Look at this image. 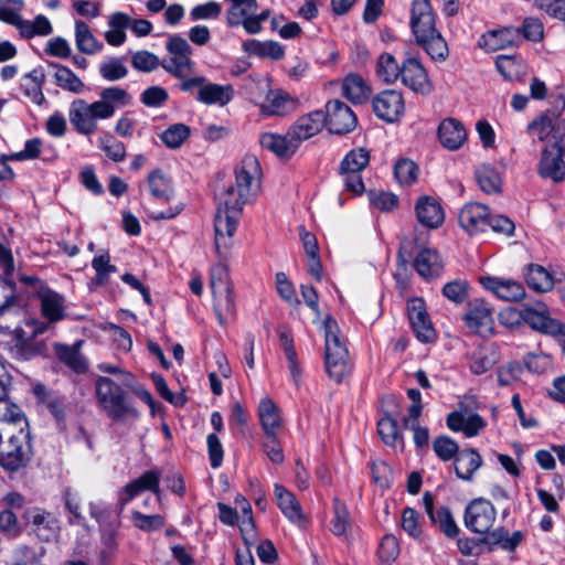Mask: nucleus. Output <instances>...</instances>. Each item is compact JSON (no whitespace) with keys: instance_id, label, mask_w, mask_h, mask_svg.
<instances>
[{"instance_id":"30","label":"nucleus","mask_w":565,"mask_h":565,"mask_svg":"<svg viewBox=\"0 0 565 565\" xmlns=\"http://www.w3.org/2000/svg\"><path fill=\"white\" fill-rule=\"evenodd\" d=\"M234 97V88L232 85H220L213 83H205L204 86L198 90L196 99L205 105H227Z\"/></svg>"},{"instance_id":"22","label":"nucleus","mask_w":565,"mask_h":565,"mask_svg":"<svg viewBox=\"0 0 565 565\" xmlns=\"http://www.w3.org/2000/svg\"><path fill=\"white\" fill-rule=\"evenodd\" d=\"M411 28L416 40L438 31L429 0H413Z\"/></svg>"},{"instance_id":"5","label":"nucleus","mask_w":565,"mask_h":565,"mask_svg":"<svg viewBox=\"0 0 565 565\" xmlns=\"http://www.w3.org/2000/svg\"><path fill=\"white\" fill-rule=\"evenodd\" d=\"M210 287L218 322L225 324L235 315V302L228 270L223 263L212 267Z\"/></svg>"},{"instance_id":"4","label":"nucleus","mask_w":565,"mask_h":565,"mask_svg":"<svg viewBox=\"0 0 565 565\" xmlns=\"http://www.w3.org/2000/svg\"><path fill=\"white\" fill-rule=\"evenodd\" d=\"M33 457L31 434L28 428L0 431V467L17 472L25 468Z\"/></svg>"},{"instance_id":"61","label":"nucleus","mask_w":565,"mask_h":565,"mask_svg":"<svg viewBox=\"0 0 565 565\" xmlns=\"http://www.w3.org/2000/svg\"><path fill=\"white\" fill-rule=\"evenodd\" d=\"M99 148L114 162H122L126 159V146L115 139L111 135H107L98 139Z\"/></svg>"},{"instance_id":"50","label":"nucleus","mask_w":565,"mask_h":565,"mask_svg":"<svg viewBox=\"0 0 565 565\" xmlns=\"http://www.w3.org/2000/svg\"><path fill=\"white\" fill-rule=\"evenodd\" d=\"M258 415L266 434L276 433L280 425V415L277 406L270 398H263L258 406Z\"/></svg>"},{"instance_id":"39","label":"nucleus","mask_w":565,"mask_h":565,"mask_svg":"<svg viewBox=\"0 0 565 565\" xmlns=\"http://www.w3.org/2000/svg\"><path fill=\"white\" fill-rule=\"evenodd\" d=\"M416 271L424 278L438 276L441 270V262L436 250L424 248L414 260Z\"/></svg>"},{"instance_id":"38","label":"nucleus","mask_w":565,"mask_h":565,"mask_svg":"<svg viewBox=\"0 0 565 565\" xmlns=\"http://www.w3.org/2000/svg\"><path fill=\"white\" fill-rule=\"evenodd\" d=\"M41 312L50 322L64 318V298L55 291L45 290L40 294Z\"/></svg>"},{"instance_id":"56","label":"nucleus","mask_w":565,"mask_h":565,"mask_svg":"<svg viewBox=\"0 0 565 565\" xmlns=\"http://www.w3.org/2000/svg\"><path fill=\"white\" fill-rule=\"evenodd\" d=\"M100 76L109 82H115L127 76L128 70L120 57H108L99 64Z\"/></svg>"},{"instance_id":"31","label":"nucleus","mask_w":565,"mask_h":565,"mask_svg":"<svg viewBox=\"0 0 565 565\" xmlns=\"http://www.w3.org/2000/svg\"><path fill=\"white\" fill-rule=\"evenodd\" d=\"M371 87L356 73L348 74L342 81V94L353 104H364L371 96Z\"/></svg>"},{"instance_id":"52","label":"nucleus","mask_w":565,"mask_h":565,"mask_svg":"<svg viewBox=\"0 0 565 565\" xmlns=\"http://www.w3.org/2000/svg\"><path fill=\"white\" fill-rule=\"evenodd\" d=\"M370 162V152L365 148L349 151L340 163L339 171L362 172Z\"/></svg>"},{"instance_id":"13","label":"nucleus","mask_w":565,"mask_h":565,"mask_svg":"<svg viewBox=\"0 0 565 565\" xmlns=\"http://www.w3.org/2000/svg\"><path fill=\"white\" fill-rule=\"evenodd\" d=\"M162 472L159 469H151L143 472L137 479L128 482L118 495V507L120 512L125 509L126 504L132 499L138 497L143 491H151L154 494H160V480Z\"/></svg>"},{"instance_id":"27","label":"nucleus","mask_w":565,"mask_h":565,"mask_svg":"<svg viewBox=\"0 0 565 565\" xmlns=\"http://www.w3.org/2000/svg\"><path fill=\"white\" fill-rule=\"evenodd\" d=\"M29 521L32 531L42 542H50L57 537L60 532L58 520L52 513L35 510L30 512Z\"/></svg>"},{"instance_id":"17","label":"nucleus","mask_w":565,"mask_h":565,"mask_svg":"<svg viewBox=\"0 0 565 565\" xmlns=\"http://www.w3.org/2000/svg\"><path fill=\"white\" fill-rule=\"evenodd\" d=\"M523 315V322L533 330L554 337L565 331V324L557 319L551 318L548 309L544 303L539 302L536 306L524 307Z\"/></svg>"},{"instance_id":"35","label":"nucleus","mask_w":565,"mask_h":565,"mask_svg":"<svg viewBox=\"0 0 565 565\" xmlns=\"http://www.w3.org/2000/svg\"><path fill=\"white\" fill-rule=\"evenodd\" d=\"M416 42L435 62H445L449 55L448 44L439 31L419 38Z\"/></svg>"},{"instance_id":"36","label":"nucleus","mask_w":565,"mask_h":565,"mask_svg":"<svg viewBox=\"0 0 565 565\" xmlns=\"http://www.w3.org/2000/svg\"><path fill=\"white\" fill-rule=\"evenodd\" d=\"M524 277L527 286L537 292H547L554 287L553 276L541 265H527Z\"/></svg>"},{"instance_id":"48","label":"nucleus","mask_w":565,"mask_h":565,"mask_svg":"<svg viewBox=\"0 0 565 565\" xmlns=\"http://www.w3.org/2000/svg\"><path fill=\"white\" fill-rule=\"evenodd\" d=\"M231 8L227 10L226 21L230 26L241 25L244 18L254 14L258 4L256 0H228Z\"/></svg>"},{"instance_id":"57","label":"nucleus","mask_w":565,"mask_h":565,"mask_svg":"<svg viewBox=\"0 0 565 565\" xmlns=\"http://www.w3.org/2000/svg\"><path fill=\"white\" fill-rule=\"evenodd\" d=\"M23 7V0H0V21L18 29L23 19L20 14Z\"/></svg>"},{"instance_id":"26","label":"nucleus","mask_w":565,"mask_h":565,"mask_svg":"<svg viewBox=\"0 0 565 565\" xmlns=\"http://www.w3.org/2000/svg\"><path fill=\"white\" fill-rule=\"evenodd\" d=\"M438 139L446 149L458 150L467 140V131L458 119L446 118L439 124Z\"/></svg>"},{"instance_id":"24","label":"nucleus","mask_w":565,"mask_h":565,"mask_svg":"<svg viewBox=\"0 0 565 565\" xmlns=\"http://www.w3.org/2000/svg\"><path fill=\"white\" fill-rule=\"evenodd\" d=\"M418 222L426 227L437 228L445 220L444 209L433 196H420L415 204Z\"/></svg>"},{"instance_id":"20","label":"nucleus","mask_w":565,"mask_h":565,"mask_svg":"<svg viewBox=\"0 0 565 565\" xmlns=\"http://www.w3.org/2000/svg\"><path fill=\"white\" fill-rule=\"evenodd\" d=\"M324 127V113L322 110L311 111L300 116L288 129L291 140L297 147L317 134Z\"/></svg>"},{"instance_id":"45","label":"nucleus","mask_w":565,"mask_h":565,"mask_svg":"<svg viewBox=\"0 0 565 565\" xmlns=\"http://www.w3.org/2000/svg\"><path fill=\"white\" fill-rule=\"evenodd\" d=\"M18 31L23 39L29 40L35 36L50 35L53 32V26L45 15L39 14L34 20L22 19Z\"/></svg>"},{"instance_id":"34","label":"nucleus","mask_w":565,"mask_h":565,"mask_svg":"<svg viewBox=\"0 0 565 565\" xmlns=\"http://www.w3.org/2000/svg\"><path fill=\"white\" fill-rule=\"evenodd\" d=\"M131 19L124 12H115L108 18L109 30L105 32V40L109 45L120 46L126 42V29L129 28Z\"/></svg>"},{"instance_id":"23","label":"nucleus","mask_w":565,"mask_h":565,"mask_svg":"<svg viewBox=\"0 0 565 565\" xmlns=\"http://www.w3.org/2000/svg\"><path fill=\"white\" fill-rule=\"evenodd\" d=\"M520 32L514 26H505L484 33L478 41V45L487 52L500 51L516 45Z\"/></svg>"},{"instance_id":"10","label":"nucleus","mask_w":565,"mask_h":565,"mask_svg":"<svg viewBox=\"0 0 565 565\" xmlns=\"http://www.w3.org/2000/svg\"><path fill=\"white\" fill-rule=\"evenodd\" d=\"M565 146L563 141H555L546 146L541 153L537 164V173L543 179H551L555 183H561L565 180V162H564Z\"/></svg>"},{"instance_id":"25","label":"nucleus","mask_w":565,"mask_h":565,"mask_svg":"<svg viewBox=\"0 0 565 565\" xmlns=\"http://www.w3.org/2000/svg\"><path fill=\"white\" fill-rule=\"evenodd\" d=\"M68 117L78 134L89 136L98 129L97 120L89 111L88 103L84 99H75L72 102Z\"/></svg>"},{"instance_id":"14","label":"nucleus","mask_w":565,"mask_h":565,"mask_svg":"<svg viewBox=\"0 0 565 565\" xmlns=\"http://www.w3.org/2000/svg\"><path fill=\"white\" fill-rule=\"evenodd\" d=\"M399 78L402 83L413 92L428 95L433 90V83L422 62L408 56L402 62Z\"/></svg>"},{"instance_id":"43","label":"nucleus","mask_w":565,"mask_h":565,"mask_svg":"<svg viewBox=\"0 0 565 565\" xmlns=\"http://www.w3.org/2000/svg\"><path fill=\"white\" fill-rule=\"evenodd\" d=\"M50 66L55 70L54 79L58 87L75 94L84 90V83L71 68L54 62H51Z\"/></svg>"},{"instance_id":"44","label":"nucleus","mask_w":565,"mask_h":565,"mask_svg":"<svg viewBox=\"0 0 565 565\" xmlns=\"http://www.w3.org/2000/svg\"><path fill=\"white\" fill-rule=\"evenodd\" d=\"M243 49L249 54L259 57H269L275 61L281 60L285 55L284 46L275 41L260 42L257 40H247L243 43Z\"/></svg>"},{"instance_id":"47","label":"nucleus","mask_w":565,"mask_h":565,"mask_svg":"<svg viewBox=\"0 0 565 565\" xmlns=\"http://www.w3.org/2000/svg\"><path fill=\"white\" fill-rule=\"evenodd\" d=\"M294 108V100L286 93L269 95L262 105V114L266 116H284Z\"/></svg>"},{"instance_id":"40","label":"nucleus","mask_w":565,"mask_h":565,"mask_svg":"<svg viewBox=\"0 0 565 565\" xmlns=\"http://www.w3.org/2000/svg\"><path fill=\"white\" fill-rule=\"evenodd\" d=\"M81 342L73 345L60 344L56 347V354L61 362L74 372L81 374L87 371L88 364L79 351Z\"/></svg>"},{"instance_id":"15","label":"nucleus","mask_w":565,"mask_h":565,"mask_svg":"<svg viewBox=\"0 0 565 565\" xmlns=\"http://www.w3.org/2000/svg\"><path fill=\"white\" fill-rule=\"evenodd\" d=\"M375 115L387 122L399 120L405 111V102L402 92L385 89L379 93L372 100Z\"/></svg>"},{"instance_id":"6","label":"nucleus","mask_w":565,"mask_h":565,"mask_svg":"<svg viewBox=\"0 0 565 565\" xmlns=\"http://www.w3.org/2000/svg\"><path fill=\"white\" fill-rule=\"evenodd\" d=\"M166 49L170 57L161 62V67L177 78H184L194 71V62L191 58L192 47L180 35H170Z\"/></svg>"},{"instance_id":"7","label":"nucleus","mask_w":565,"mask_h":565,"mask_svg":"<svg viewBox=\"0 0 565 565\" xmlns=\"http://www.w3.org/2000/svg\"><path fill=\"white\" fill-rule=\"evenodd\" d=\"M89 512L99 526L102 533L103 550L100 551V558L103 562L111 557L118 548L117 533L120 525L118 515L111 518V512L108 508L100 504L90 503Z\"/></svg>"},{"instance_id":"2","label":"nucleus","mask_w":565,"mask_h":565,"mask_svg":"<svg viewBox=\"0 0 565 565\" xmlns=\"http://www.w3.org/2000/svg\"><path fill=\"white\" fill-rule=\"evenodd\" d=\"M95 393L100 409L110 419L121 422L139 416L126 391L111 379L99 376L95 382Z\"/></svg>"},{"instance_id":"54","label":"nucleus","mask_w":565,"mask_h":565,"mask_svg":"<svg viewBox=\"0 0 565 565\" xmlns=\"http://www.w3.org/2000/svg\"><path fill=\"white\" fill-rule=\"evenodd\" d=\"M190 127L185 124H173L160 135L161 141L170 149H178L190 136Z\"/></svg>"},{"instance_id":"59","label":"nucleus","mask_w":565,"mask_h":565,"mask_svg":"<svg viewBox=\"0 0 565 565\" xmlns=\"http://www.w3.org/2000/svg\"><path fill=\"white\" fill-rule=\"evenodd\" d=\"M132 524L143 532H154L161 530L166 524V519L160 514H143L139 511L131 512Z\"/></svg>"},{"instance_id":"64","label":"nucleus","mask_w":565,"mask_h":565,"mask_svg":"<svg viewBox=\"0 0 565 565\" xmlns=\"http://www.w3.org/2000/svg\"><path fill=\"white\" fill-rule=\"evenodd\" d=\"M469 284L462 279L449 281L443 287V295L457 305H461L467 300Z\"/></svg>"},{"instance_id":"49","label":"nucleus","mask_w":565,"mask_h":565,"mask_svg":"<svg viewBox=\"0 0 565 565\" xmlns=\"http://www.w3.org/2000/svg\"><path fill=\"white\" fill-rule=\"evenodd\" d=\"M377 431L382 440L391 447L404 449L403 436L399 434L397 422L388 415L377 423Z\"/></svg>"},{"instance_id":"33","label":"nucleus","mask_w":565,"mask_h":565,"mask_svg":"<svg viewBox=\"0 0 565 565\" xmlns=\"http://www.w3.org/2000/svg\"><path fill=\"white\" fill-rule=\"evenodd\" d=\"M274 493L277 504L282 514L291 522L303 520V513L300 503L296 497L281 484H275Z\"/></svg>"},{"instance_id":"51","label":"nucleus","mask_w":565,"mask_h":565,"mask_svg":"<svg viewBox=\"0 0 565 565\" xmlns=\"http://www.w3.org/2000/svg\"><path fill=\"white\" fill-rule=\"evenodd\" d=\"M281 348L285 352L286 359L289 363V370L295 382H298L300 376V369L297 360V352L294 345L292 334L287 328H279L277 330Z\"/></svg>"},{"instance_id":"3","label":"nucleus","mask_w":565,"mask_h":565,"mask_svg":"<svg viewBox=\"0 0 565 565\" xmlns=\"http://www.w3.org/2000/svg\"><path fill=\"white\" fill-rule=\"evenodd\" d=\"M324 329V363L328 375L340 383L350 372V358L347 342L341 334L338 322L327 316Z\"/></svg>"},{"instance_id":"42","label":"nucleus","mask_w":565,"mask_h":565,"mask_svg":"<svg viewBox=\"0 0 565 565\" xmlns=\"http://www.w3.org/2000/svg\"><path fill=\"white\" fill-rule=\"evenodd\" d=\"M148 185L153 199L162 202H169L174 194L170 179L159 169L153 170L148 175Z\"/></svg>"},{"instance_id":"28","label":"nucleus","mask_w":565,"mask_h":565,"mask_svg":"<svg viewBox=\"0 0 565 565\" xmlns=\"http://www.w3.org/2000/svg\"><path fill=\"white\" fill-rule=\"evenodd\" d=\"M259 145L280 159L291 158L298 150L297 145L291 140L289 132L278 135L273 132H264L259 136Z\"/></svg>"},{"instance_id":"32","label":"nucleus","mask_w":565,"mask_h":565,"mask_svg":"<svg viewBox=\"0 0 565 565\" xmlns=\"http://www.w3.org/2000/svg\"><path fill=\"white\" fill-rule=\"evenodd\" d=\"M45 83V73L43 68L38 67L22 76L21 89L25 97L36 105H42L45 100L43 85Z\"/></svg>"},{"instance_id":"11","label":"nucleus","mask_w":565,"mask_h":565,"mask_svg":"<svg viewBox=\"0 0 565 565\" xmlns=\"http://www.w3.org/2000/svg\"><path fill=\"white\" fill-rule=\"evenodd\" d=\"M358 124L353 110L342 100H330L326 105L324 126L331 134L344 135L352 131Z\"/></svg>"},{"instance_id":"55","label":"nucleus","mask_w":565,"mask_h":565,"mask_svg":"<svg viewBox=\"0 0 565 565\" xmlns=\"http://www.w3.org/2000/svg\"><path fill=\"white\" fill-rule=\"evenodd\" d=\"M92 267L96 271V276L92 281L98 286L106 284L110 274L117 271V267L110 263V255L108 252H103L95 256L92 260Z\"/></svg>"},{"instance_id":"60","label":"nucleus","mask_w":565,"mask_h":565,"mask_svg":"<svg viewBox=\"0 0 565 565\" xmlns=\"http://www.w3.org/2000/svg\"><path fill=\"white\" fill-rule=\"evenodd\" d=\"M430 521L438 525L440 531L449 539H455L459 534V527L447 507L439 508Z\"/></svg>"},{"instance_id":"63","label":"nucleus","mask_w":565,"mask_h":565,"mask_svg":"<svg viewBox=\"0 0 565 565\" xmlns=\"http://www.w3.org/2000/svg\"><path fill=\"white\" fill-rule=\"evenodd\" d=\"M394 174L402 185H409L417 180L418 167L409 159H401L395 163Z\"/></svg>"},{"instance_id":"58","label":"nucleus","mask_w":565,"mask_h":565,"mask_svg":"<svg viewBox=\"0 0 565 565\" xmlns=\"http://www.w3.org/2000/svg\"><path fill=\"white\" fill-rule=\"evenodd\" d=\"M477 181L481 190L488 194L500 191L501 179L499 173L491 167L483 166L476 171Z\"/></svg>"},{"instance_id":"19","label":"nucleus","mask_w":565,"mask_h":565,"mask_svg":"<svg viewBox=\"0 0 565 565\" xmlns=\"http://www.w3.org/2000/svg\"><path fill=\"white\" fill-rule=\"evenodd\" d=\"M489 207L484 204L470 202L465 204L459 214L460 227L469 235L484 232L488 227Z\"/></svg>"},{"instance_id":"16","label":"nucleus","mask_w":565,"mask_h":565,"mask_svg":"<svg viewBox=\"0 0 565 565\" xmlns=\"http://www.w3.org/2000/svg\"><path fill=\"white\" fill-rule=\"evenodd\" d=\"M408 319L416 338L423 343L436 340V331L422 298H413L407 305Z\"/></svg>"},{"instance_id":"46","label":"nucleus","mask_w":565,"mask_h":565,"mask_svg":"<svg viewBox=\"0 0 565 565\" xmlns=\"http://www.w3.org/2000/svg\"><path fill=\"white\" fill-rule=\"evenodd\" d=\"M401 66L391 53L384 52L377 57L375 73L382 82L393 84L399 78Z\"/></svg>"},{"instance_id":"37","label":"nucleus","mask_w":565,"mask_h":565,"mask_svg":"<svg viewBox=\"0 0 565 565\" xmlns=\"http://www.w3.org/2000/svg\"><path fill=\"white\" fill-rule=\"evenodd\" d=\"M75 44L81 53L87 55H93L103 49V43L97 40L87 23L82 20L75 21Z\"/></svg>"},{"instance_id":"1","label":"nucleus","mask_w":565,"mask_h":565,"mask_svg":"<svg viewBox=\"0 0 565 565\" xmlns=\"http://www.w3.org/2000/svg\"><path fill=\"white\" fill-rule=\"evenodd\" d=\"M262 177L260 164L255 156H245L235 168V182L217 193L214 217V244L218 257L226 260L233 246V236L245 204L256 196Z\"/></svg>"},{"instance_id":"8","label":"nucleus","mask_w":565,"mask_h":565,"mask_svg":"<svg viewBox=\"0 0 565 565\" xmlns=\"http://www.w3.org/2000/svg\"><path fill=\"white\" fill-rule=\"evenodd\" d=\"M33 394L38 403L44 407L54 418L56 426L61 430H66L67 419L73 413V407L66 396L49 390L43 384L33 386Z\"/></svg>"},{"instance_id":"53","label":"nucleus","mask_w":565,"mask_h":565,"mask_svg":"<svg viewBox=\"0 0 565 565\" xmlns=\"http://www.w3.org/2000/svg\"><path fill=\"white\" fill-rule=\"evenodd\" d=\"M554 129L555 117L548 111L543 113L527 125V132L541 142L545 141Z\"/></svg>"},{"instance_id":"18","label":"nucleus","mask_w":565,"mask_h":565,"mask_svg":"<svg viewBox=\"0 0 565 565\" xmlns=\"http://www.w3.org/2000/svg\"><path fill=\"white\" fill-rule=\"evenodd\" d=\"M479 281L484 289L491 291L498 298L505 301H521L526 295L523 285L520 281L510 278L481 276Z\"/></svg>"},{"instance_id":"29","label":"nucleus","mask_w":565,"mask_h":565,"mask_svg":"<svg viewBox=\"0 0 565 565\" xmlns=\"http://www.w3.org/2000/svg\"><path fill=\"white\" fill-rule=\"evenodd\" d=\"M482 457L473 448H466L455 458V471L459 479L471 481L475 472L482 466Z\"/></svg>"},{"instance_id":"12","label":"nucleus","mask_w":565,"mask_h":565,"mask_svg":"<svg viewBox=\"0 0 565 565\" xmlns=\"http://www.w3.org/2000/svg\"><path fill=\"white\" fill-rule=\"evenodd\" d=\"M463 320L472 332L481 337H488L493 332V308L482 299L468 302Z\"/></svg>"},{"instance_id":"21","label":"nucleus","mask_w":565,"mask_h":565,"mask_svg":"<svg viewBox=\"0 0 565 565\" xmlns=\"http://www.w3.org/2000/svg\"><path fill=\"white\" fill-rule=\"evenodd\" d=\"M46 328L47 326L45 323H41L39 327L34 328L30 337L25 335V331L22 328H17L10 347L12 356L17 360L28 361L39 355L41 353V347L39 343L34 342V338L43 333Z\"/></svg>"},{"instance_id":"9","label":"nucleus","mask_w":565,"mask_h":565,"mask_svg":"<svg viewBox=\"0 0 565 565\" xmlns=\"http://www.w3.org/2000/svg\"><path fill=\"white\" fill-rule=\"evenodd\" d=\"M495 519L497 510L489 500L483 498L473 499L466 507L463 515L465 526L473 533H488Z\"/></svg>"},{"instance_id":"41","label":"nucleus","mask_w":565,"mask_h":565,"mask_svg":"<svg viewBox=\"0 0 565 565\" xmlns=\"http://www.w3.org/2000/svg\"><path fill=\"white\" fill-rule=\"evenodd\" d=\"M46 548L43 545H18L11 555V565H43Z\"/></svg>"},{"instance_id":"62","label":"nucleus","mask_w":565,"mask_h":565,"mask_svg":"<svg viewBox=\"0 0 565 565\" xmlns=\"http://www.w3.org/2000/svg\"><path fill=\"white\" fill-rule=\"evenodd\" d=\"M433 450L443 461L455 459L459 452L458 444L448 436H438L433 441Z\"/></svg>"}]
</instances>
